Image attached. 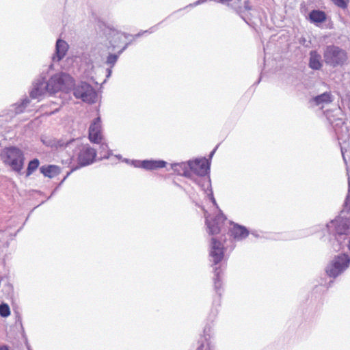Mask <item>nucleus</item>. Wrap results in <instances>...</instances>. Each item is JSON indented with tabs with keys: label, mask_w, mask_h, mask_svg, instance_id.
I'll return each instance as SVG.
<instances>
[{
	"label": "nucleus",
	"mask_w": 350,
	"mask_h": 350,
	"mask_svg": "<svg viewBox=\"0 0 350 350\" xmlns=\"http://www.w3.org/2000/svg\"><path fill=\"white\" fill-rule=\"evenodd\" d=\"M312 100L316 105H319L323 103H330L332 101V98L330 92H324L313 98Z\"/></svg>",
	"instance_id": "obj_19"
},
{
	"label": "nucleus",
	"mask_w": 350,
	"mask_h": 350,
	"mask_svg": "<svg viewBox=\"0 0 350 350\" xmlns=\"http://www.w3.org/2000/svg\"><path fill=\"white\" fill-rule=\"evenodd\" d=\"M68 49V44L63 40L58 39L56 42L55 50L57 61L61 60L66 54Z\"/></svg>",
	"instance_id": "obj_17"
},
{
	"label": "nucleus",
	"mask_w": 350,
	"mask_h": 350,
	"mask_svg": "<svg viewBox=\"0 0 350 350\" xmlns=\"http://www.w3.org/2000/svg\"><path fill=\"white\" fill-rule=\"evenodd\" d=\"M166 162L161 160H145L141 163V167L147 170H155L165 167Z\"/></svg>",
	"instance_id": "obj_14"
},
{
	"label": "nucleus",
	"mask_w": 350,
	"mask_h": 350,
	"mask_svg": "<svg viewBox=\"0 0 350 350\" xmlns=\"http://www.w3.org/2000/svg\"><path fill=\"white\" fill-rule=\"evenodd\" d=\"M334 5L342 9H346L349 3V0H331Z\"/></svg>",
	"instance_id": "obj_22"
},
{
	"label": "nucleus",
	"mask_w": 350,
	"mask_h": 350,
	"mask_svg": "<svg viewBox=\"0 0 350 350\" xmlns=\"http://www.w3.org/2000/svg\"><path fill=\"white\" fill-rule=\"evenodd\" d=\"M338 233H340V234H343L344 232H340V231H339V230H338Z\"/></svg>",
	"instance_id": "obj_28"
},
{
	"label": "nucleus",
	"mask_w": 350,
	"mask_h": 350,
	"mask_svg": "<svg viewBox=\"0 0 350 350\" xmlns=\"http://www.w3.org/2000/svg\"><path fill=\"white\" fill-rule=\"evenodd\" d=\"M348 248H349V250H350V240H349V242Z\"/></svg>",
	"instance_id": "obj_27"
},
{
	"label": "nucleus",
	"mask_w": 350,
	"mask_h": 350,
	"mask_svg": "<svg viewBox=\"0 0 350 350\" xmlns=\"http://www.w3.org/2000/svg\"><path fill=\"white\" fill-rule=\"evenodd\" d=\"M70 79V76L64 73L53 76L46 84L49 92L55 93L64 88L66 83Z\"/></svg>",
	"instance_id": "obj_5"
},
{
	"label": "nucleus",
	"mask_w": 350,
	"mask_h": 350,
	"mask_svg": "<svg viewBox=\"0 0 350 350\" xmlns=\"http://www.w3.org/2000/svg\"><path fill=\"white\" fill-rule=\"evenodd\" d=\"M40 161L38 159L30 161L28 163L26 176H29L39 167Z\"/></svg>",
	"instance_id": "obj_20"
},
{
	"label": "nucleus",
	"mask_w": 350,
	"mask_h": 350,
	"mask_svg": "<svg viewBox=\"0 0 350 350\" xmlns=\"http://www.w3.org/2000/svg\"><path fill=\"white\" fill-rule=\"evenodd\" d=\"M224 252L225 248L223 244L215 238H212L209 255L212 258L214 265H217L222 261L224 257Z\"/></svg>",
	"instance_id": "obj_8"
},
{
	"label": "nucleus",
	"mask_w": 350,
	"mask_h": 350,
	"mask_svg": "<svg viewBox=\"0 0 350 350\" xmlns=\"http://www.w3.org/2000/svg\"><path fill=\"white\" fill-rule=\"evenodd\" d=\"M309 19L310 22L314 24L322 23L327 20V15L323 11L314 10L310 12Z\"/></svg>",
	"instance_id": "obj_16"
},
{
	"label": "nucleus",
	"mask_w": 350,
	"mask_h": 350,
	"mask_svg": "<svg viewBox=\"0 0 350 350\" xmlns=\"http://www.w3.org/2000/svg\"><path fill=\"white\" fill-rule=\"evenodd\" d=\"M96 157V150L89 145H85L80 149L77 161L81 166H85L92 163L95 161Z\"/></svg>",
	"instance_id": "obj_6"
},
{
	"label": "nucleus",
	"mask_w": 350,
	"mask_h": 350,
	"mask_svg": "<svg viewBox=\"0 0 350 350\" xmlns=\"http://www.w3.org/2000/svg\"><path fill=\"white\" fill-rule=\"evenodd\" d=\"M10 314V307L7 304L0 305V315L3 317H7Z\"/></svg>",
	"instance_id": "obj_21"
},
{
	"label": "nucleus",
	"mask_w": 350,
	"mask_h": 350,
	"mask_svg": "<svg viewBox=\"0 0 350 350\" xmlns=\"http://www.w3.org/2000/svg\"><path fill=\"white\" fill-rule=\"evenodd\" d=\"M350 258L348 255L342 254L334 258L326 269L329 277L336 278L349 267Z\"/></svg>",
	"instance_id": "obj_3"
},
{
	"label": "nucleus",
	"mask_w": 350,
	"mask_h": 350,
	"mask_svg": "<svg viewBox=\"0 0 350 350\" xmlns=\"http://www.w3.org/2000/svg\"><path fill=\"white\" fill-rule=\"evenodd\" d=\"M102 139L100 118L98 117L94 119L89 128V139L93 143L99 144Z\"/></svg>",
	"instance_id": "obj_10"
},
{
	"label": "nucleus",
	"mask_w": 350,
	"mask_h": 350,
	"mask_svg": "<svg viewBox=\"0 0 350 350\" xmlns=\"http://www.w3.org/2000/svg\"><path fill=\"white\" fill-rule=\"evenodd\" d=\"M124 36L122 33H116V35L113 37V38L111 40L110 43L112 46V49H115L116 48L120 49L118 51V54H110L107 59V63L108 64H110L111 66H113L115 63L117 62L118 55H120L126 48V44H124V42H121L122 38H124Z\"/></svg>",
	"instance_id": "obj_7"
},
{
	"label": "nucleus",
	"mask_w": 350,
	"mask_h": 350,
	"mask_svg": "<svg viewBox=\"0 0 350 350\" xmlns=\"http://www.w3.org/2000/svg\"><path fill=\"white\" fill-rule=\"evenodd\" d=\"M321 59V55L316 51H310L309 67L312 70H320L323 66Z\"/></svg>",
	"instance_id": "obj_15"
},
{
	"label": "nucleus",
	"mask_w": 350,
	"mask_h": 350,
	"mask_svg": "<svg viewBox=\"0 0 350 350\" xmlns=\"http://www.w3.org/2000/svg\"><path fill=\"white\" fill-rule=\"evenodd\" d=\"M211 200H212V201H213V203H215V198H213V194H212V193H211Z\"/></svg>",
	"instance_id": "obj_26"
},
{
	"label": "nucleus",
	"mask_w": 350,
	"mask_h": 350,
	"mask_svg": "<svg viewBox=\"0 0 350 350\" xmlns=\"http://www.w3.org/2000/svg\"><path fill=\"white\" fill-rule=\"evenodd\" d=\"M229 234L237 240H241L249 235V230L243 226L232 224L229 230Z\"/></svg>",
	"instance_id": "obj_11"
},
{
	"label": "nucleus",
	"mask_w": 350,
	"mask_h": 350,
	"mask_svg": "<svg viewBox=\"0 0 350 350\" xmlns=\"http://www.w3.org/2000/svg\"><path fill=\"white\" fill-rule=\"evenodd\" d=\"M40 95V93L39 92V90L38 88H35L33 89L31 93H30V96L31 98H37L38 96Z\"/></svg>",
	"instance_id": "obj_24"
},
{
	"label": "nucleus",
	"mask_w": 350,
	"mask_h": 350,
	"mask_svg": "<svg viewBox=\"0 0 350 350\" xmlns=\"http://www.w3.org/2000/svg\"><path fill=\"white\" fill-rule=\"evenodd\" d=\"M189 165L192 172L201 176L206 175L209 170L208 161L205 158L190 161Z\"/></svg>",
	"instance_id": "obj_9"
},
{
	"label": "nucleus",
	"mask_w": 350,
	"mask_h": 350,
	"mask_svg": "<svg viewBox=\"0 0 350 350\" xmlns=\"http://www.w3.org/2000/svg\"><path fill=\"white\" fill-rule=\"evenodd\" d=\"M1 158L5 164L16 172H20L23 168L24 154L18 148L10 146L3 148L1 153Z\"/></svg>",
	"instance_id": "obj_1"
},
{
	"label": "nucleus",
	"mask_w": 350,
	"mask_h": 350,
	"mask_svg": "<svg viewBox=\"0 0 350 350\" xmlns=\"http://www.w3.org/2000/svg\"><path fill=\"white\" fill-rule=\"evenodd\" d=\"M0 350H9V349L6 347H0Z\"/></svg>",
	"instance_id": "obj_25"
},
{
	"label": "nucleus",
	"mask_w": 350,
	"mask_h": 350,
	"mask_svg": "<svg viewBox=\"0 0 350 350\" xmlns=\"http://www.w3.org/2000/svg\"><path fill=\"white\" fill-rule=\"evenodd\" d=\"M224 221V219L222 216H216L211 220L207 219V226L211 234H219L221 231V228Z\"/></svg>",
	"instance_id": "obj_12"
},
{
	"label": "nucleus",
	"mask_w": 350,
	"mask_h": 350,
	"mask_svg": "<svg viewBox=\"0 0 350 350\" xmlns=\"http://www.w3.org/2000/svg\"><path fill=\"white\" fill-rule=\"evenodd\" d=\"M172 169L179 175L187 176L189 175V165L188 163H174L172 166Z\"/></svg>",
	"instance_id": "obj_18"
},
{
	"label": "nucleus",
	"mask_w": 350,
	"mask_h": 350,
	"mask_svg": "<svg viewBox=\"0 0 350 350\" xmlns=\"http://www.w3.org/2000/svg\"><path fill=\"white\" fill-rule=\"evenodd\" d=\"M323 55L325 63L333 68L342 66L348 59L347 52L335 45L327 46Z\"/></svg>",
	"instance_id": "obj_2"
},
{
	"label": "nucleus",
	"mask_w": 350,
	"mask_h": 350,
	"mask_svg": "<svg viewBox=\"0 0 350 350\" xmlns=\"http://www.w3.org/2000/svg\"><path fill=\"white\" fill-rule=\"evenodd\" d=\"M40 172L49 178H53L61 172L60 167L55 165H43L40 168Z\"/></svg>",
	"instance_id": "obj_13"
},
{
	"label": "nucleus",
	"mask_w": 350,
	"mask_h": 350,
	"mask_svg": "<svg viewBox=\"0 0 350 350\" xmlns=\"http://www.w3.org/2000/svg\"><path fill=\"white\" fill-rule=\"evenodd\" d=\"M215 272L216 275V278L215 279V287L216 290L218 291L221 286V282L219 279L221 271L218 268H216Z\"/></svg>",
	"instance_id": "obj_23"
},
{
	"label": "nucleus",
	"mask_w": 350,
	"mask_h": 350,
	"mask_svg": "<svg viewBox=\"0 0 350 350\" xmlns=\"http://www.w3.org/2000/svg\"><path fill=\"white\" fill-rule=\"evenodd\" d=\"M74 95L77 98H80L89 103H94L97 95L92 87L87 83H83L74 90Z\"/></svg>",
	"instance_id": "obj_4"
}]
</instances>
